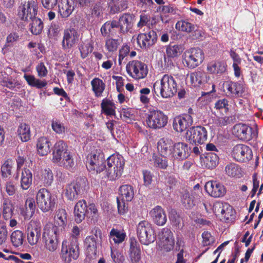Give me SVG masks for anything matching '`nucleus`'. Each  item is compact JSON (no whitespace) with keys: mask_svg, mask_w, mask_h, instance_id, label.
<instances>
[{"mask_svg":"<svg viewBox=\"0 0 263 263\" xmlns=\"http://www.w3.org/2000/svg\"><path fill=\"white\" fill-rule=\"evenodd\" d=\"M107 166L103 173L102 178H107L110 181H114L121 177L124 167V160L121 155H112L106 160Z\"/></svg>","mask_w":263,"mask_h":263,"instance_id":"obj_1","label":"nucleus"},{"mask_svg":"<svg viewBox=\"0 0 263 263\" xmlns=\"http://www.w3.org/2000/svg\"><path fill=\"white\" fill-rule=\"evenodd\" d=\"M155 93L159 91L163 98H169L173 97L178 90V84L175 79L172 76L165 74L160 80V83L156 82L153 85V90Z\"/></svg>","mask_w":263,"mask_h":263,"instance_id":"obj_2","label":"nucleus"},{"mask_svg":"<svg viewBox=\"0 0 263 263\" xmlns=\"http://www.w3.org/2000/svg\"><path fill=\"white\" fill-rule=\"evenodd\" d=\"M88 187V182L86 177H77L76 180L66 185L65 197L69 200H74L79 198V195L85 193Z\"/></svg>","mask_w":263,"mask_h":263,"instance_id":"obj_3","label":"nucleus"},{"mask_svg":"<svg viewBox=\"0 0 263 263\" xmlns=\"http://www.w3.org/2000/svg\"><path fill=\"white\" fill-rule=\"evenodd\" d=\"M78 240L76 237L64 239L62 243L61 256L65 263H70L79 256L80 249Z\"/></svg>","mask_w":263,"mask_h":263,"instance_id":"obj_4","label":"nucleus"},{"mask_svg":"<svg viewBox=\"0 0 263 263\" xmlns=\"http://www.w3.org/2000/svg\"><path fill=\"white\" fill-rule=\"evenodd\" d=\"M35 200L36 204L43 213L52 212L56 205V199L46 189L42 188L37 192Z\"/></svg>","mask_w":263,"mask_h":263,"instance_id":"obj_5","label":"nucleus"},{"mask_svg":"<svg viewBox=\"0 0 263 263\" xmlns=\"http://www.w3.org/2000/svg\"><path fill=\"white\" fill-rule=\"evenodd\" d=\"M58 228L52 223L46 224L43 230V242L46 250L51 252L57 250L59 247L57 235Z\"/></svg>","mask_w":263,"mask_h":263,"instance_id":"obj_6","label":"nucleus"},{"mask_svg":"<svg viewBox=\"0 0 263 263\" xmlns=\"http://www.w3.org/2000/svg\"><path fill=\"white\" fill-rule=\"evenodd\" d=\"M168 122V117L161 110L152 109L145 114V123L148 127L159 129L165 127Z\"/></svg>","mask_w":263,"mask_h":263,"instance_id":"obj_7","label":"nucleus"},{"mask_svg":"<svg viewBox=\"0 0 263 263\" xmlns=\"http://www.w3.org/2000/svg\"><path fill=\"white\" fill-rule=\"evenodd\" d=\"M106 161L103 153H90L87 157L86 165L88 171L91 174H100L104 172Z\"/></svg>","mask_w":263,"mask_h":263,"instance_id":"obj_8","label":"nucleus"},{"mask_svg":"<svg viewBox=\"0 0 263 263\" xmlns=\"http://www.w3.org/2000/svg\"><path fill=\"white\" fill-rule=\"evenodd\" d=\"M91 233V235L87 236L85 238L84 245L88 256L92 257L97 254V248L101 242L102 234L101 230L97 227L93 228Z\"/></svg>","mask_w":263,"mask_h":263,"instance_id":"obj_9","label":"nucleus"},{"mask_svg":"<svg viewBox=\"0 0 263 263\" xmlns=\"http://www.w3.org/2000/svg\"><path fill=\"white\" fill-rule=\"evenodd\" d=\"M138 238L142 244L148 245L156 239V235L152 224L146 220L140 221L137 227Z\"/></svg>","mask_w":263,"mask_h":263,"instance_id":"obj_10","label":"nucleus"},{"mask_svg":"<svg viewBox=\"0 0 263 263\" xmlns=\"http://www.w3.org/2000/svg\"><path fill=\"white\" fill-rule=\"evenodd\" d=\"M204 59V53L200 48H192L184 53L183 63L189 68L193 69L201 64Z\"/></svg>","mask_w":263,"mask_h":263,"instance_id":"obj_11","label":"nucleus"},{"mask_svg":"<svg viewBox=\"0 0 263 263\" xmlns=\"http://www.w3.org/2000/svg\"><path fill=\"white\" fill-rule=\"evenodd\" d=\"M233 133L239 140L244 141L256 139L258 135L256 128L243 123L235 124L233 127Z\"/></svg>","mask_w":263,"mask_h":263,"instance_id":"obj_12","label":"nucleus"},{"mask_svg":"<svg viewBox=\"0 0 263 263\" xmlns=\"http://www.w3.org/2000/svg\"><path fill=\"white\" fill-rule=\"evenodd\" d=\"M126 70L129 76L136 80H140L146 77L148 73L147 65L138 60H133L126 65Z\"/></svg>","mask_w":263,"mask_h":263,"instance_id":"obj_13","label":"nucleus"},{"mask_svg":"<svg viewBox=\"0 0 263 263\" xmlns=\"http://www.w3.org/2000/svg\"><path fill=\"white\" fill-rule=\"evenodd\" d=\"M38 6L37 3L34 0L25 2L18 8V16L24 21L29 20L36 16Z\"/></svg>","mask_w":263,"mask_h":263,"instance_id":"obj_14","label":"nucleus"},{"mask_svg":"<svg viewBox=\"0 0 263 263\" xmlns=\"http://www.w3.org/2000/svg\"><path fill=\"white\" fill-rule=\"evenodd\" d=\"M186 138L190 143L202 144L207 140V130L201 126L192 127L186 131Z\"/></svg>","mask_w":263,"mask_h":263,"instance_id":"obj_15","label":"nucleus"},{"mask_svg":"<svg viewBox=\"0 0 263 263\" xmlns=\"http://www.w3.org/2000/svg\"><path fill=\"white\" fill-rule=\"evenodd\" d=\"M231 155L233 158L237 162H246L252 159V152L248 146L239 144L233 147Z\"/></svg>","mask_w":263,"mask_h":263,"instance_id":"obj_16","label":"nucleus"},{"mask_svg":"<svg viewBox=\"0 0 263 263\" xmlns=\"http://www.w3.org/2000/svg\"><path fill=\"white\" fill-rule=\"evenodd\" d=\"M157 41V34L152 30L145 33H141L137 37V42L143 49H148L155 44Z\"/></svg>","mask_w":263,"mask_h":263,"instance_id":"obj_17","label":"nucleus"},{"mask_svg":"<svg viewBox=\"0 0 263 263\" xmlns=\"http://www.w3.org/2000/svg\"><path fill=\"white\" fill-rule=\"evenodd\" d=\"M26 233L28 242L30 245L34 246L37 243L41 238L42 228L35 221L31 220L28 224Z\"/></svg>","mask_w":263,"mask_h":263,"instance_id":"obj_18","label":"nucleus"},{"mask_svg":"<svg viewBox=\"0 0 263 263\" xmlns=\"http://www.w3.org/2000/svg\"><path fill=\"white\" fill-rule=\"evenodd\" d=\"M79 36L77 30L73 28L65 29L62 42L63 49H69L74 46L79 41Z\"/></svg>","mask_w":263,"mask_h":263,"instance_id":"obj_19","label":"nucleus"},{"mask_svg":"<svg viewBox=\"0 0 263 263\" xmlns=\"http://www.w3.org/2000/svg\"><path fill=\"white\" fill-rule=\"evenodd\" d=\"M193 123V118L190 114H184L176 117L173 121V127L177 132L185 131Z\"/></svg>","mask_w":263,"mask_h":263,"instance_id":"obj_20","label":"nucleus"},{"mask_svg":"<svg viewBox=\"0 0 263 263\" xmlns=\"http://www.w3.org/2000/svg\"><path fill=\"white\" fill-rule=\"evenodd\" d=\"M190 148L187 144L178 142L174 143L172 159L177 160H183L190 156Z\"/></svg>","mask_w":263,"mask_h":263,"instance_id":"obj_21","label":"nucleus"},{"mask_svg":"<svg viewBox=\"0 0 263 263\" xmlns=\"http://www.w3.org/2000/svg\"><path fill=\"white\" fill-rule=\"evenodd\" d=\"M205 190L209 195L215 198L222 197L226 193L224 185L216 181L206 182L205 185Z\"/></svg>","mask_w":263,"mask_h":263,"instance_id":"obj_22","label":"nucleus"},{"mask_svg":"<svg viewBox=\"0 0 263 263\" xmlns=\"http://www.w3.org/2000/svg\"><path fill=\"white\" fill-rule=\"evenodd\" d=\"M223 88L228 96L232 98H238L243 92V85L238 82L231 81H226Z\"/></svg>","mask_w":263,"mask_h":263,"instance_id":"obj_23","label":"nucleus"},{"mask_svg":"<svg viewBox=\"0 0 263 263\" xmlns=\"http://www.w3.org/2000/svg\"><path fill=\"white\" fill-rule=\"evenodd\" d=\"M174 143L172 140L163 138L160 139L158 142V151L163 157L172 158L173 150L174 148Z\"/></svg>","mask_w":263,"mask_h":263,"instance_id":"obj_24","label":"nucleus"},{"mask_svg":"<svg viewBox=\"0 0 263 263\" xmlns=\"http://www.w3.org/2000/svg\"><path fill=\"white\" fill-rule=\"evenodd\" d=\"M135 16L133 14L125 13L119 16L117 22L120 24V32L127 33L132 28Z\"/></svg>","mask_w":263,"mask_h":263,"instance_id":"obj_25","label":"nucleus"},{"mask_svg":"<svg viewBox=\"0 0 263 263\" xmlns=\"http://www.w3.org/2000/svg\"><path fill=\"white\" fill-rule=\"evenodd\" d=\"M120 24L117 21L109 20L104 23L101 27L100 32L104 37H109L117 34V29H120Z\"/></svg>","mask_w":263,"mask_h":263,"instance_id":"obj_26","label":"nucleus"},{"mask_svg":"<svg viewBox=\"0 0 263 263\" xmlns=\"http://www.w3.org/2000/svg\"><path fill=\"white\" fill-rule=\"evenodd\" d=\"M69 153L67 149V145L63 141L60 140L57 142L54 145V150L52 153L53 162L58 163L59 162H61L62 159Z\"/></svg>","mask_w":263,"mask_h":263,"instance_id":"obj_27","label":"nucleus"},{"mask_svg":"<svg viewBox=\"0 0 263 263\" xmlns=\"http://www.w3.org/2000/svg\"><path fill=\"white\" fill-rule=\"evenodd\" d=\"M87 206L85 200H79L75 205L74 215L77 223L81 222L87 215Z\"/></svg>","mask_w":263,"mask_h":263,"instance_id":"obj_28","label":"nucleus"},{"mask_svg":"<svg viewBox=\"0 0 263 263\" xmlns=\"http://www.w3.org/2000/svg\"><path fill=\"white\" fill-rule=\"evenodd\" d=\"M129 257L132 263H138L141 259L140 247L134 238L130 239Z\"/></svg>","mask_w":263,"mask_h":263,"instance_id":"obj_29","label":"nucleus"},{"mask_svg":"<svg viewBox=\"0 0 263 263\" xmlns=\"http://www.w3.org/2000/svg\"><path fill=\"white\" fill-rule=\"evenodd\" d=\"M150 214L155 223L158 226H163L167 221L166 215L164 210L160 206L155 207L151 212Z\"/></svg>","mask_w":263,"mask_h":263,"instance_id":"obj_30","label":"nucleus"},{"mask_svg":"<svg viewBox=\"0 0 263 263\" xmlns=\"http://www.w3.org/2000/svg\"><path fill=\"white\" fill-rule=\"evenodd\" d=\"M214 152H209L206 154L203 159V166L208 169L212 170L215 168L219 164V155Z\"/></svg>","mask_w":263,"mask_h":263,"instance_id":"obj_31","label":"nucleus"},{"mask_svg":"<svg viewBox=\"0 0 263 263\" xmlns=\"http://www.w3.org/2000/svg\"><path fill=\"white\" fill-rule=\"evenodd\" d=\"M50 142L47 138L42 137L39 138L36 143L38 154L42 156H46L50 152Z\"/></svg>","mask_w":263,"mask_h":263,"instance_id":"obj_32","label":"nucleus"},{"mask_svg":"<svg viewBox=\"0 0 263 263\" xmlns=\"http://www.w3.org/2000/svg\"><path fill=\"white\" fill-rule=\"evenodd\" d=\"M226 69V64L222 61H213L207 66V70L211 73L222 74Z\"/></svg>","mask_w":263,"mask_h":263,"instance_id":"obj_33","label":"nucleus"},{"mask_svg":"<svg viewBox=\"0 0 263 263\" xmlns=\"http://www.w3.org/2000/svg\"><path fill=\"white\" fill-rule=\"evenodd\" d=\"M190 78L192 84L194 86H200L207 80L206 74L203 71L192 72L190 75Z\"/></svg>","mask_w":263,"mask_h":263,"instance_id":"obj_34","label":"nucleus"},{"mask_svg":"<svg viewBox=\"0 0 263 263\" xmlns=\"http://www.w3.org/2000/svg\"><path fill=\"white\" fill-rule=\"evenodd\" d=\"M90 83L95 97L99 98L102 96L106 86L105 83L100 78H95Z\"/></svg>","mask_w":263,"mask_h":263,"instance_id":"obj_35","label":"nucleus"},{"mask_svg":"<svg viewBox=\"0 0 263 263\" xmlns=\"http://www.w3.org/2000/svg\"><path fill=\"white\" fill-rule=\"evenodd\" d=\"M32 174L31 171L27 168L22 170L21 177V186L25 190L28 189L32 184Z\"/></svg>","mask_w":263,"mask_h":263,"instance_id":"obj_36","label":"nucleus"},{"mask_svg":"<svg viewBox=\"0 0 263 263\" xmlns=\"http://www.w3.org/2000/svg\"><path fill=\"white\" fill-rule=\"evenodd\" d=\"M31 22L29 25V30L31 33L35 35L40 34L44 28V23L42 20L37 16L30 20Z\"/></svg>","mask_w":263,"mask_h":263,"instance_id":"obj_37","label":"nucleus"},{"mask_svg":"<svg viewBox=\"0 0 263 263\" xmlns=\"http://www.w3.org/2000/svg\"><path fill=\"white\" fill-rule=\"evenodd\" d=\"M24 78L26 81L28 85L37 89H42L47 85V82L46 80L42 81L36 79L33 75L25 74Z\"/></svg>","mask_w":263,"mask_h":263,"instance_id":"obj_38","label":"nucleus"},{"mask_svg":"<svg viewBox=\"0 0 263 263\" xmlns=\"http://www.w3.org/2000/svg\"><path fill=\"white\" fill-rule=\"evenodd\" d=\"M225 173L229 177L240 178L242 176V170L239 165L232 162L225 166Z\"/></svg>","mask_w":263,"mask_h":263,"instance_id":"obj_39","label":"nucleus"},{"mask_svg":"<svg viewBox=\"0 0 263 263\" xmlns=\"http://www.w3.org/2000/svg\"><path fill=\"white\" fill-rule=\"evenodd\" d=\"M120 194L121 199L126 201H130L134 197V190L133 187L130 185L124 184L120 187Z\"/></svg>","mask_w":263,"mask_h":263,"instance_id":"obj_40","label":"nucleus"},{"mask_svg":"<svg viewBox=\"0 0 263 263\" xmlns=\"http://www.w3.org/2000/svg\"><path fill=\"white\" fill-rule=\"evenodd\" d=\"M101 112L106 116H113L115 115V104L111 100L104 99L101 103Z\"/></svg>","mask_w":263,"mask_h":263,"instance_id":"obj_41","label":"nucleus"},{"mask_svg":"<svg viewBox=\"0 0 263 263\" xmlns=\"http://www.w3.org/2000/svg\"><path fill=\"white\" fill-rule=\"evenodd\" d=\"M73 10V7L68 0H62L59 4V12L63 18L68 17Z\"/></svg>","mask_w":263,"mask_h":263,"instance_id":"obj_42","label":"nucleus"},{"mask_svg":"<svg viewBox=\"0 0 263 263\" xmlns=\"http://www.w3.org/2000/svg\"><path fill=\"white\" fill-rule=\"evenodd\" d=\"M17 132L22 141L27 142L30 139V128L29 125L25 123H21L18 127Z\"/></svg>","mask_w":263,"mask_h":263,"instance_id":"obj_43","label":"nucleus"},{"mask_svg":"<svg viewBox=\"0 0 263 263\" xmlns=\"http://www.w3.org/2000/svg\"><path fill=\"white\" fill-rule=\"evenodd\" d=\"M22 34L19 32L12 31L6 37L5 47H12L22 40Z\"/></svg>","mask_w":263,"mask_h":263,"instance_id":"obj_44","label":"nucleus"},{"mask_svg":"<svg viewBox=\"0 0 263 263\" xmlns=\"http://www.w3.org/2000/svg\"><path fill=\"white\" fill-rule=\"evenodd\" d=\"M40 179L45 186L51 185L53 181V174L51 170L48 167L43 170L41 172Z\"/></svg>","mask_w":263,"mask_h":263,"instance_id":"obj_45","label":"nucleus"},{"mask_svg":"<svg viewBox=\"0 0 263 263\" xmlns=\"http://www.w3.org/2000/svg\"><path fill=\"white\" fill-rule=\"evenodd\" d=\"M181 202L182 205L186 209L193 208L195 205L193 193L184 192L181 197Z\"/></svg>","mask_w":263,"mask_h":263,"instance_id":"obj_46","label":"nucleus"},{"mask_svg":"<svg viewBox=\"0 0 263 263\" xmlns=\"http://www.w3.org/2000/svg\"><path fill=\"white\" fill-rule=\"evenodd\" d=\"M55 223L60 227L64 228L67 222V214L65 209H59L54 216Z\"/></svg>","mask_w":263,"mask_h":263,"instance_id":"obj_47","label":"nucleus"},{"mask_svg":"<svg viewBox=\"0 0 263 263\" xmlns=\"http://www.w3.org/2000/svg\"><path fill=\"white\" fill-rule=\"evenodd\" d=\"M183 51L180 45L169 44L166 48V53L168 58H174L178 57Z\"/></svg>","mask_w":263,"mask_h":263,"instance_id":"obj_48","label":"nucleus"},{"mask_svg":"<svg viewBox=\"0 0 263 263\" xmlns=\"http://www.w3.org/2000/svg\"><path fill=\"white\" fill-rule=\"evenodd\" d=\"M10 239L12 245L14 247L17 248L23 245L24 240V235L21 231L15 230L11 233Z\"/></svg>","mask_w":263,"mask_h":263,"instance_id":"obj_49","label":"nucleus"},{"mask_svg":"<svg viewBox=\"0 0 263 263\" xmlns=\"http://www.w3.org/2000/svg\"><path fill=\"white\" fill-rule=\"evenodd\" d=\"M161 156V155H158L154 154L153 156V160L154 162V165L156 167L160 169L165 170L168 166V160L167 158Z\"/></svg>","mask_w":263,"mask_h":263,"instance_id":"obj_50","label":"nucleus"},{"mask_svg":"<svg viewBox=\"0 0 263 263\" xmlns=\"http://www.w3.org/2000/svg\"><path fill=\"white\" fill-rule=\"evenodd\" d=\"M58 163L60 166L70 171H72L74 168V162L70 153L66 155Z\"/></svg>","mask_w":263,"mask_h":263,"instance_id":"obj_51","label":"nucleus"},{"mask_svg":"<svg viewBox=\"0 0 263 263\" xmlns=\"http://www.w3.org/2000/svg\"><path fill=\"white\" fill-rule=\"evenodd\" d=\"M176 28L179 31L190 33L194 31L195 26L191 23L181 20L178 21L176 24Z\"/></svg>","mask_w":263,"mask_h":263,"instance_id":"obj_52","label":"nucleus"},{"mask_svg":"<svg viewBox=\"0 0 263 263\" xmlns=\"http://www.w3.org/2000/svg\"><path fill=\"white\" fill-rule=\"evenodd\" d=\"M226 206L224 212L220 216L226 222L229 223L233 221L235 219V211L229 204Z\"/></svg>","mask_w":263,"mask_h":263,"instance_id":"obj_53","label":"nucleus"},{"mask_svg":"<svg viewBox=\"0 0 263 263\" xmlns=\"http://www.w3.org/2000/svg\"><path fill=\"white\" fill-rule=\"evenodd\" d=\"M119 39H115L111 37H106L105 40V47L106 49L109 52L116 51L119 45Z\"/></svg>","mask_w":263,"mask_h":263,"instance_id":"obj_54","label":"nucleus"},{"mask_svg":"<svg viewBox=\"0 0 263 263\" xmlns=\"http://www.w3.org/2000/svg\"><path fill=\"white\" fill-rule=\"evenodd\" d=\"M125 234L120 231L112 229L110 232L109 239L114 241L116 243L122 242L125 239Z\"/></svg>","mask_w":263,"mask_h":263,"instance_id":"obj_55","label":"nucleus"},{"mask_svg":"<svg viewBox=\"0 0 263 263\" xmlns=\"http://www.w3.org/2000/svg\"><path fill=\"white\" fill-rule=\"evenodd\" d=\"M93 48L91 43H85L81 45L79 50L81 53V57L84 59L88 57L89 53L91 52Z\"/></svg>","mask_w":263,"mask_h":263,"instance_id":"obj_56","label":"nucleus"},{"mask_svg":"<svg viewBox=\"0 0 263 263\" xmlns=\"http://www.w3.org/2000/svg\"><path fill=\"white\" fill-rule=\"evenodd\" d=\"M13 214L12 205L5 200L3 203V217L5 220L10 219Z\"/></svg>","mask_w":263,"mask_h":263,"instance_id":"obj_57","label":"nucleus"},{"mask_svg":"<svg viewBox=\"0 0 263 263\" xmlns=\"http://www.w3.org/2000/svg\"><path fill=\"white\" fill-rule=\"evenodd\" d=\"M12 166L10 161L6 160L1 166V173L3 178H7L11 175Z\"/></svg>","mask_w":263,"mask_h":263,"instance_id":"obj_58","label":"nucleus"},{"mask_svg":"<svg viewBox=\"0 0 263 263\" xmlns=\"http://www.w3.org/2000/svg\"><path fill=\"white\" fill-rule=\"evenodd\" d=\"M86 216L93 221H96L98 217V211L94 203L89 204L87 206Z\"/></svg>","mask_w":263,"mask_h":263,"instance_id":"obj_59","label":"nucleus"},{"mask_svg":"<svg viewBox=\"0 0 263 263\" xmlns=\"http://www.w3.org/2000/svg\"><path fill=\"white\" fill-rule=\"evenodd\" d=\"M51 127L53 130L58 134L64 133L65 131V128L63 124L58 119L52 120Z\"/></svg>","mask_w":263,"mask_h":263,"instance_id":"obj_60","label":"nucleus"},{"mask_svg":"<svg viewBox=\"0 0 263 263\" xmlns=\"http://www.w3.org/2000/svg\"><path fill=\"white\" fill-rule=\"evenodd\" d=\"M228 204L227 203H222L221 202H215L213 206V212L217 216H220L222 213H223L224 212L226 205H227Z\"/></svg>","mask_w":263,"mask_h":263,"instance_id":"obj_61","label":"nucleus"},{"mask_svg":"<svg viewBox=\"0 0 263 263\" xmlns=\"http://www.w3.org/2000/svg\"><path fill=\"white\" fill-rule=\"evenodd\" d=\"M140 102L144 104L149 103V98L148 95H149L151 90L148 88H143L140 90Z\"/></svg>","mask_w":263,"mask_h":263,"instance_id":"obj_62","label":"nucleus"},{"mask_svg":"<svg viewBox=\"0 0 263 263\" xmlns=\"http://www.w3.org/2000/svg\"><path fill=\"white\" fill-rule=\"evenodd\" d=\"M252 183L253 187L249 195L251 198L255 196L259 186V180L257 178V174L256 173L252 175Z\"/></svg>","mask_w":263,"mask_h":263,"instance_id":"obj_63","label":"nucleus"},{"mask_svg":"<svg viewBox=\"0 0 263 263\" xmlns=\"http://www.w3.org/2000/svg\"><path fill=\"white\" fill-rule=\"evenodd\" d=\"M111 256L115 263H123L124 261V256L123 254L117 250L111 249Z\"/></svg>","mask_w":263,"mask_h":263,"instance_id":"obj_64","label":"nucleus"}]
</instances>
